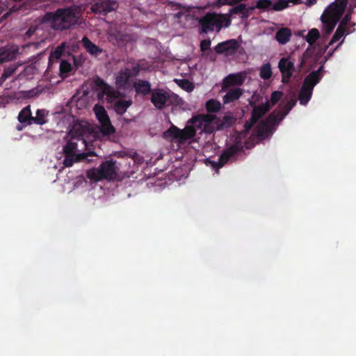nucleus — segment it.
I'll list each match as a JSON object with an SVG mask.
<instances>
[{"mask_svg": "<svg viewBox=\"0 0 356 356\" xmlns=\"http://www.w3.org/2000/svg\"><path fill=\"white\" fill-rule=\"evenodd\" d=\"M267 113V100L261 106L254 107L251 118L244 124L243 132L245 134L253 129L249 139L245 142L247 149L253 147L267 138V118L259 120Z\"/></svg>", "mask_w": 356, "mask_h": 356, "instance_id": "nucleus-1", "label": "nucleus"}, {"mask_svg": "<svg viewBox=\"0 0 356 356\" xmlns=\"http://www.w3.org/2000/svg\"><path fill=\"white\" fill-rule=\"evenodd\" d=\"M46 21L51 23L55 30L64 31L81 24V16L77 6L60 8L54 12H47L44 16Z\"/></svg>", "mask_w": 356, "mask_h": 356, "instance_id": "nucleus-2", "label": "nucleus"}, {"mask_svg": "<svg viewBox=\"0 0 356 356\" xmlns=\"http://www.w3.org/2000/svg\"><path fill=\"white\" fill-rule=\"evenodd\" d=\"M348 0H335L323 12L321 17L323 30L330 35L342 17L347 6Z\"/></svg>", "mask_w": 356, "mask_h": 356, "instance_id": "nucleus-3", "label": "nucleus"}, {"mask_svg": "<svg viewBox=\"0 0 356 356\" xmlns=\"http://www.w3.org/2000/svg\"><path fill=\"white\" fill-rule=\"evenodd\" d=\"M232 22L231 17L227 14L207 13L198 19L200 33H208L216 31L219 33L222 28H227Z\"/></svg>", "mask_w": 356, "mask_h": 356, "instance_id": "nucleus-4", "label": "nucleus"}, {"mask_svg": "<svg viewBox=\"0 0 356 356\" xmlns=\"http://www.w3.org/2000/svg\"><path fill=\"white\" fill-rule=\"evenodd\" d=\"M121 163L116 161H106L103 162L99 168H93L87 171V177L94 181H99L102 179L114 180L120 171Z\"/></svg>", "mask_w": 356, "mask_h": 356, "instance_id": "nucleus-5", "label": "nucleus"}, {"mask_svg": "<svg viewBox=\"0 0 356 356\" xmlns=\"http://www.w3.org/2000/svg\"><path fill=\"white\" fill-rule=\"evenodd\" d=\"M150 101L158 110H163L166 107L179 106L182 100L178 95L169 89L153 88Z\"/></svg>", "mask_w": 356, "mask_h": 356, "instance_id": "nucleus-6", "label": "nucleus"}, {"mask_svg": "<svg viewBox=\"0 0 356 356\" xmlns=\"http://www.w3.org/2000/svg\"><path fill=\"white\" fill-rule=\"evenodd\" d=\"M323 64L317 70L312 71L305 78L298 94L300 104L305 106L311 99L314 86L323 78Z\"/></svg>", "mask_w": 356, "mask_h": 356, "instance_id": "nucleus-7", "label": "nucleus"}, {"mask_svg": "<svg viewBox=\"0 0 356 356\" xmlns=\"http://www.w3.org/2000/svg\"><path fill=\"white\" fill-rule=\"evenodd\" d=\"M296 100L291 99L280 110H275L268 114V138L273 135L279 123L285 118L296 105Z\"/></svg>", "mask_w": 356, "mask_h": 356, "instance_id": "nucleus-8", "label": "nucleus"}, {"mask_svg": "<svg viewBox=\"0 0 356 356\" xmlns=\"http://www.w3.org/2000/svg\"><path fill=\"white\" fill-rule=\"evenodd\" d=\"M296 100L291 99L280 110H275L268 114V138L273 135L279 123L285 118L296 105Z\"/></svg>", "mask_w": 356, "mask_h": 356, "instance_id": "nucleus-9", "label": "nucleus"}, {"mask_svg": "<svg viewBox=\"0 0 356 356\" xmlns=\"http://www.w3.org/2000/svg\"><path fill=\"white\" fill-rule=\"evenodd\" d=\"M74 140L70 138L63 149L65 156L63 164L65 167H71L74 163L81 161L87 157V154L76 153L77 143Z\"/></svg>", "mask_w": 356, "mask_h": 356, "instance_id": "nucleus-10", "label": "nucleus"}, {"mask_svg": "<svg viewBox=\"0 0 356 356\" xmlns=\"http://www.w3.org/2000/svg\"><path fill=\"white\" fill-rule=\"evenodd\" d=\"M196 132V129L188 124L183 129L172 125L166 131L165 134L171 136L179 143H184L187 140L193 138L195 136Z\"/></svg>", "mask_w": 356, "mask_h": 356, "instance_id": "nucleus-11", "label": "nucleus"}, {"mask_svg": "<svg viewBox=\"0 0 356 356\" xmlns=\"http://www.w3.org/2000/svg\"><path fill=\"white\" fill-rule=\"evenodd\" d=\"M243 146L241 142H236L229 147L226 148L218 157V162L212 161L213 168L219 169L223 167L237 153L243 152Z\"/></svg>", "mask_w": 356, "mask_h": 356, "instance_id": "nucleus-12", "label": "nucleus"}, {"mask_svg": "<svg viewBox=\"0 0 356 356\" xmlns=\"http://www.w3.org/2000/svg\"><path fill=\"white\" fill-rule=\"evenodd\" d=\"M243 146L241 142H236L229 147L226 148L218 157V162L212 161L213 168L219 169L223 167L237 153L243 152Z\"/></svg>", "mask_w": 356, "mask_h": 356, "instance_id": "nucleus-13", "label": "nucleus"}, {"mask_svg": "<svg viewBox=\"0 0 356 356\" xmlns=\"http://www.w3.org/2000/svg\"><path fill=\"white\" fill-rule=\"evenodd\" d=\"M93 111L101 124V131L104 135L108 136L115 132V128L111 124L109 116L103 106L95 104Z\"/></svg>", "mask_w": 356, "mask_h": 356, "instance_id": "nucleus-14", "label": "nucleus"}, {"mask_svg": "<svg viewBox=\"0 0 356 356\" xmlns=\"http://www.w3.org/2000/svg\"><path fill=\"white\" fill-rule=\"evenodd\" d=\"M92 132L89 123L87 121L81 120L74 123L72 127L68 133V136L72 139L83 140L86 143L85 137H88Z\"/></svg>", "mask_w": 356, "mask_h": 356, "instance_id": "nucleus-15", "label": "nucleus"}, {"mask_svg": "<svg viewBox=\"0 0 356 356\" xmlns=\"http://www.w3.org/2000/svg\"><path fill=\"white\" fill-rule=\"evenodd\" d=\"M239 47L240 44L236 39H230L219 42L214 47L213 50L217 54L232 56L238 51Z\"/></svg>", "mask_w": 356, "mask_h": 356, "instance_id": "nucleus-16", "label": "nucleus"}, {"mask_svg": "<svg viewBox=\"0 0 356 356\" xmlns=\"http://www.w3.org/2000/svg\"><path fill=\"white\" fill-rule=\"evenodd\" d=\"M118 8V3L116 0H97L92 5L91 10L94 13L106 15Z\"/></svg>", "mask_w": 356, "mask_h": 356, "instance_id": "nucleus-17", "label": "nucleus"}, {"mask_svg": "<svg viewBox=\"0 0 356 356\" xmlns=\"http://www.w3.org/2000/svg\"><path fill=\"white\" fill-rule=\"evenodd\" d=\"M214 118L213 115L209 114H200L191 118L188 121V124H190V126H193L196 130L202 129V128L205 129L212 122Z\"/></svg>", "mask_w": 356, "mask_h": 356, "instance_id": "nucleus-18", "label": "nucleus"}, {"mask_svg": "<svg viewBox=\"0 0 356 356\" xmlns=\"http://www.w3.org/2000/svg\"><path fill=\"white\" fill-rule=\"evenodd\" d=\"M95 85L100 90L103 95H106L108 101L115 99L120 92L116 91L113 88L108 86L103 79L98 77L94 81Z\"/></svg>", "mask_w": 356, "mask_h": 356, "instance_id": "nucleus-19", "label": "nucleus"}, {"mask_svg": "<svg viewBox=\"0 0 356 356\" xmlns=\"http://www.w3.org/2000/svg\"><path fill=\"white\" fill-rule=\"evenodd\" d=\"M19 54L17 45L6 46L0 48V63L13 60L16 58Z\"/></svg>", "mask_w": 356, "mask_h": 356, "instance_id": "nucleus-20", "label": "nucleus"}, {"mask_svg": "<svg viewBox=\"0 0 356 356\" xmlns=\"http://www.w3.org/2000/svg\"><path fill=\"white\" fill-rule=\"evenodd\" d=\"M279 68L283 76V81L290 79L294 70V64L287 58H282L279 61Z\"/></svg>", "mask_w": 356, "mask_h": 356, "instance_id": "nucleus-21", "label": "nucleus"}, {"mask_svg": "<svg viewBox=\"0 0 356 356\" xmlns=\"http://www.w3.org/2000/svg\"><path fill=\"white\" fill-rule=\"evenodd\" d=\"M118 97H119V95ZM113 99H115L113 104V110L119 115L124 114L133 104V101L131 99H122L117 97L115 99H112L110 102H113Z\"/></svg>", "mask_w": 356, "mask_h": 356, "instance_id": "nucleus-22", "label": "nucleus"}, {"mask_svg": "<svg viewBox=\"0 0 356 356\" xmlns=\"http://www.w3.org/2000/svg\"><path fill=\"white\" fill-rule=\"evenodd\" d=\"M131 77V72L130 69L125 68L124 70H120L115 77V84L118 88H125Z\"/></svg>", "mask_w": 356, "mask_h": 356, "instance_id": "nucleus-23", "label": "nucleus"}, {"mask_svg": "<svg viewBox=\"0 0 356 356\" xmlns=\"http://www.w3.org/2000/svg\"><path fill=\"white\" fill-rule=\"evenodd\" d=\"M81 42L86 51L92 56H98L103 52V49L93 43L87 36L82 38Z\"/></svg>", "mask_w": 356, "mask_h": 356, "instance_id": "nucleus-24", "label": "nucleus"}, {"mask_svg": "<svg viewBox=\"0 0 356 356\" xmlns=\"http://www.w3.org/2000/svg\"><path fill=\"white\" fill-rule=\"evenodd\" d=\"M134 88L137 94L143 96L152 95L153 89L151 88V84L147 81L139 79L134 83Z\"/></svg>", "mask_w": 356, "mask_h": 356, "instance_id": "nucleus-25", "label": "nucleus"}, {"mask_svg": "<svg viewBox=\"0 0 356 356\" xmlns=\"http://www.w3.org/2000/svg\"><path fill=\"white\" fill-rule=\"evenodd\" d=\"M292 36L291 30L288 27H282L279 29L275 35V39L280 44H286L289 42Z\"/></svg>", "mask_w": 356, "mask_h": 356, "instance_id": "nucleus-26", "label": "nucleus"}, {"mask_svg": "<svg viewBox=\"0 0 356 356\" xmlns=\"http://www.w3.org/2000/svg\"><path fill=\"white\" fill-rule=\"evenodd\" d=\"M246 73L245 72L231 74L226 76L225 82L229 85L241 86L245 79Z\"/></svg>", "mask_w": 356, "mask_h": 356, "instance_id": "nucleus-27", "label": "nucleus"}, {"mask_svg": "<svg viewBox=\"0 0 356 356\" xmlns=\"http://www.w3.org/2000/svg\"><path fill=\"white\" fill-rule=\"evenodd\" d=\"M242 93L243 92L241 88H233L228 90L223 97L224 104H229L238 99L242 95Z\"/></svg>", "mask_w": 356, "mask_h": 356, "instance_id": "nucleus-28", "label": "nucleus"}, {"mask_svg": "<svg viewBox=\"0 0 356 356\" xmlns=\"http://www.w3.org/2000/svg\"><path fill=\"white\" fill-rule=\"evenodd\" d=\"M252 10V8H246L245 4L240 3L232 8L229 11L228 15L230 16L231 15L241 14L242 18H247L249 15V11Z\"/></svg>", "mask_w": 356, "mask_h": 356, "instance_id": "nucleus-29", "label": "nucleus"}, {"mask_svg": "<svg viewBox=\"0 0 356 356\" xmlns=\"http://www.w3.org/2000/svg\"><path fill=\"white\" fill-rule=\"evenodd\" d=\"M48 115V111L45 109H38L36 111V116L31 118L32 122H29V125L35 124L38 125H43L47 122L46 117Z\"/></svg>", "mask_w": 356, "mask_h": 356, "instance_id": "nucleus-30", "label": "nucleus"}, {"mask_svg": "<svg viewBox=\"0 0 356 356\" xmlns=\"http://www.w3.org/2000/svg\"><path fill=\"white\" fill-rule=\"evenodd\" d=\"M33 118L31 106L29 105L24 107L18 114L17 120L21 123H26L29 124V122H32Z\"/></svg>", "mask_w": 356, "mask_h": 356, "instance_id": "nucleus-31", "label": "nucleus"}, {"mask_svg": "<svg viewBox=\"0 0 356 356\" xmlns=\"http://www.w3.org/2000/svg\"><path fill=\"white\" fill-rule=\"evenodd\" d=\"M289 1L288 0H277L274 3L270 0H268V10L272 8L276 11H280L286 8L289 6Z\"/></svg>", "mask_w": 356, "mask_h": 356, "instance_id": "nucleus-32", "label": "nucleus"}, {"mask_svg": "<svg viewBox=\"0 0 356 356\" xmlns=\"http://www.w3.org/2000/svg\"><path fill=\"white\" fill-rule=\"evenodd\" d=\"M205 107L209 113H216L221 108V104L219 101L211 99L206 102Z\"/></svg>", "mask_w": 356, "mask_h": 356, "instance_id": "nucleus-33", "label": "nucleus"}, {"mask_svg": "<svg viewBox=\"0 0 356 356\" xmlns=\"http://www.w3.org/2000/svg\"><path fill=\"white\" fill-rule=\"evenodd\" d=\"M321 56H318L316 55L315 56H311L309 55V54L308 53V51H306L302 57V61H301V65H309V67L312 68L313 67V65H310V63H316L318 60V59L320 58Z\"/></svg>", "mask_w": 356, "mask_h": 356, "instance_id": "nucleus-34", "label": "nucleus"}, {"mask_svg": "<svg viewBox=\"0 0 356 356\" xmlns=\"http://www.w3.org/2000/svg\"><path fill=\"white\" fill-rule=\"evenodd\" d=\"M319 37L320 33L318 30L314 28L309 31L307 35H306L305 40L310 45H312L316 42Z\"/></svg>", "mask_w": 356, "mask_h": 356, "instance_id": "nucleus-35", "label": "nucleus"}, {"mask_svg": "<svg viewBox=\"0 0 356 356\" xmlns=\"http://www.w3.org/2000/svg\"><path fill=\"white\" fill-rule=\"evenodd\" d=\"M60 75L62 77H67L69 75L70 72L72 70L71 64L65 60H61L59 66Z\"/></svg>", "mask_w": 356, "mask_h": 356, "instance_id": "nucleus-36", "label": "nucleus"}, {"mask_svg": "<svg viewBox=\"0 0 356 356\" xmlns=\"http://www.w3.org/2000/svg\"><path fill=\"white\" fill-rule=\"evenodd\" d=\"M346 31V29L343 27V26L339 25L338 28L337 29L334 34L333 35L329 44L332 45L334 42H337L343 36Z\"/></svg>", "mask_w": 356, "mask_h": 356, "instance_id": "nucleus-37", "label": "nucleus"}, {"mask_svg": "<svg viewBox=\"0 0 356 356\" xmlns=\"http://www.w3.org/2000/svg\"><path fill=\"white\" fill-rule=\"evenodd\" d=\"M177 83L179 86L187 92H191L194 89L193 84L188 79L177 80Z\"/></svg>", "mask_w": 356, "mask_h": 356, "instance_id": "nucleus-38", "label": "nucleus"}, {"mask_svg": "<svg viewBox=\"0 0 356 356\" xmlns=\"http://www.w3.org/2000/svg\"><path fill=\"white\" fill-rule=\"evenodd\" d=\"M65 49V44H61L60 45L58 46L53 51L51 52L50 57L54 58L56 59H59L63 52Z\"/></svg>", "mask_w": 356, "mask_h": 356, "instance_id": "nucleus-39", "label": "nucleus"}, {"mask_svg": "<svg viewBox=\"0 0 356 356\" xmlns=\"http://www.w3.org/2000/svg\"><path fill=\"white\" fill-rule=\"evenodd\" d=\"M283 96L282 92L275 91L271 94L270 100H268V111H270V102L272 105L275 104Z\"/></svg>", "mask_w": 356, "mask_h": 356, "instance_id": "nucleus-40", "label": "nucleus"}, {"mask_svg": "<svg viewBox=\"0 0 356 356\" xmlns=\"http://www.w3.org/2000/svg\"><path fill=\"white\" fill-rule=\"evenodd\" d=\"M16 66L12 65L4 69L3 72L1 74V79L3 80H6L8 77H10L16 70Z\"/></svg>", "mask_w": 356, "mask_h": 356, "instance_id": "nucleus-41", "label": "nucleus"}, {"mask_svg": "<svg viewBox=\"0 0 356 356\" xmlns=\"http://www.w3.org/2000/svg\"><path fill=\"white\" fill-rule=\"evenodd\" d=\"M353 11L348 9V13L345 15V16L343 17L341 22H340V26H343V27L346 29V26L348 23L351 19V15H352Z\"/></svg>", "mask_w": 356, "mask_h": 356, "instance_id": "nucleus-42", "label": "nucleus"}, {"mask_svg": "<svg viewBox=\"0 0 356 356\" xmlns=\"http://www.w3.org/2000/svg\"><path fill=\"white\" fill-rule=\"evenodd\" d=\"M200 47V50L202 52H205L207 50H210L211 40L209 39L202 40Z\"/></svg>", "mask_w": 356, "mask_h": 356, "instance_id": "nucleus-43", "label": "nucleus"}, {"mask_svg": "<svg viewBox=\"0 0 356 356\" xmlns=\"http://www.w3.org/2000/svg\"><path fill=\"white\" fill-rule=\"evenodd\" d=\"M260 76L264 80H267V63L263 64L260 71Z\"/></svg>", "mask_w": 356, "mask_h": 356, "instance_id": "nucleus-44", "label": "nucleus"}, {"mask_svg": "<svg viewBox=\"0 0 356 356\" xmlns=\"http://www.w3.org/2000/svg\"><path fill=\"white\" fill-rule=\"evenodd\" d=\"M73 61H74V65L76 66V68L81 66L83 63V60L82 59L81 57L73 56Z\"/></svg>", "mask_w": 356, "mask_h": 356, "instance_id": "nucleus-45", "label": "nucleus"}, {"mask_svg": "<svg viewBox=\"0 0 356 356\" xmlns=\"http://www.w3.org/2000/svg\"><path fill=\"white\" fill-rule=\"evenodd\" d=\"M257 7L258 8H267V0H259L257 2Z\"/></svg>", "mask_w": 356, "mask_h": 356, "instance_id": "nucleus-46", "label": "nucleus"}, {"mask_svg": "<svg viewBox=\"0 0 356 356\" xmlns=\"http://www.w3.org/2000/svg\"><path fill=\"white\" fill-rule=\"evenodd\" d=\"M131 72V76H136L139 73L140 71V66L139 65H136L132 67L131 69H130Z\"/></svg>", "mask_w": 356, "mask_h": 356, "instance_id": "nucleus-47", "label": "nucleus"}, {"mask_svg": "<svg viewBox=\"0 0 356 356\" xmlns=\"http://www.w3.org/2000/svg\"><path fill=\"white\" fill-rule=\"evenodd\" d=\"M232 120H233L232 117L229 116V115H225L223 117L222 121L225 124H227L229 125L232 122Z\"/></svg>", "mask_w": 356, "mask_h": 356, "instance_id": "nucleus-48", "label": "nucleus"}, {"mask_svg": "<svg viewBox=\"0 0 356 356\" xmlns=\"http://www.w3.org/2000/svg\"><path fill=\"white\" fill-rule=\"evenodd\" d=\"M356 8V0H351L349 6V10L353 12L354 8Z\"/></svg>", "mask_w": 356, "mask_h": 356, "instance_id": "nucleus-49", "label": "nucleus"}, {"mask_svg": "<svg viewBox=\"0 0 356 356\" xmlns=\"http://www.w3.org/2000/svg\"><path fill=\"white\" fill-rule=\"evenodd\" d=\"M317 0H307L305 4L307 6H311L314 5L316 3Z\"/></svg>", "mask_w": 356, "mask_h": 356, "instance_id": "nucleus-50", "label": "nucleus"}, {"mask_svg": "<svg viewBox=\"0 0 356 356\" xmlns=\"http://www.w3.org/2000/svg\"><path fill=\"white\" fill-rule=\"evenodd\" d=\"M35 32L34 29H32V28L29 29V30L26 31V35L30 36L33 35Z\"/></svg>", "mask_w": 356, "mask_h": 356, "instance_id": "nucleus-51", "label": "nucleus"}, {"mask_svg": "<svg viewBox=\"0 0 356 356\" xmlns=\"http://www.w3.org/2000/svg\"><path fill=\"white\" fill-rule=\"evenodd\" d=\"M289 1V3H293V4H298L300 3H301V0H288Z\"/></svg>", "mask_w": 356, "mask_h": 356, "instance_id": "nucleus-52", "label": "nucleus"}, {"mask_svg": "<svg viewBox=\"0 0 356 356\" xmlns=\"http://www.w3.org/2000/svg\"><path fill=\"white\" fill-rule=\"evenodd\" d=\"M268 78L271 76V70H270V64L268 63Z\"/></svg>", "mask_w": 356, "mask_h": 356, "instance_id": "nucleus-53", "label": "nucleus"}, {"mask_svg": "<svg viewBox=\"0 0 356 356\" xmlns=\"http://www.w3.org/2000/svg\"><path fill=\"white\" fill-rule=\"evenodd\" d=\"M8 13H6V14L2 17V18H3V19H6V18L7 17V16H8Z\"/></svg>", "mask_w": 356, "mask_h": 356, "instance_id": "nucleus-54", "label": "nucleus"}, {"mask_svg": "<svg viewBox=\"0 0 356 356\" xmlns=\"http://www.w3.org/2000/svg\"><path fill=\"white\" fill-rule=\"evenodd\" d=\"M13 1L15 2H19V1H22V0H13Z\"/></svg>", "mask_w": 356, "mask_h": 356, "instance_id": "nucleus-55", "label": "nucleus"}, {"mask_svg": "<svg viewBox=\"0 0 356 356\" xmlns=\"http://www.w3.org/2000/svg\"><path fill=\"white\" fill-rule=\"evenodd\" d=\"M331 55H332V53H329V54H327V56H330Z\"/></svg>", "mask_w": 356, "mask_h": 356, "instance_id": "nucleus-56", "label": "nucleus"}]
</instances>
